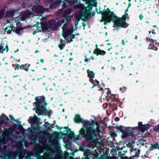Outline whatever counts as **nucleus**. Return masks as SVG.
Instances as JSON below:
<instances>
[{
  "mask_svg": "<svg viewBox=\"0 0 159 159\" xmlns=\"http://www.w3.org/2000/svg\"><path fill=\"white\" fill-rule=\"evenodd\" d=\"M151 127V125L150 124L143 125L142 122H139L138 126L130 127H125L122 125H116L113 127L116 129L118 132H120L122 133L121 138L123 139H124L129 136H133L134 133L135 132L134 131V130H139L141 132L144 133Z\"/></svg>",
  "mask_w": 159,
  "mask_h": 159,
  "instance_id": "1",
  "label": "nucleus"
},
{
  "mask_svg": "<svg viewBox=\"0 0 159 159\" xmlns=\"http://www.w3.org/2000/svg\"><path fill=\"white\" fill-rule=\"evenodd\" d=\"M108 11V16L110 19L107 20V22L110 23L112 21L113 22V27L116 29H120L121 28H126L128 27L129 24L126 22V20L129 18V17H126L125 15H123L121 17H119L117 16L113 12L110 11L108 9H107Z\"/></svg>",
  "mask_w": 159,
  "mask_h": 159,
  "instance_id": "2",
  "label": "nucleus"
},
{
  "mask_svg": "<svg viewBox=\"0 0 159 159\" xmlns=\"http://www.w3.org/2000/svg\"><path fill=\"white\" fill-rule=\"evenodd\" d=\"M35 102L33 105L35 106L34 109L36 110L35 112L39 115H43L44 111L46 110V107L47 105L45 97L44 96H37L35 98Z\"/></svg>",
  "mask_w": 159,
  "mask_h": 159,
  "instance_id": "3",
  "label": "nucleus"
},
{
  "mask_svg": "<svg viewBox=\"0 0 159 159\" xmlns=\"http://www.w3.org/2000/svg\"><path fill=\"white\" fill-rule=\"evenodd\" d=\"M101 8L100 7H99V11H98L97 8H96L95 10L97 14H100L102 16V19L100 20V22H103L104 25H106L109 24V22H107V20L110 19V18L108 15L109 14H108V11L107 10V9H108L110 11H111L108 8H107L106 10H105V9H104L103 11H102L101 10Z\"/></svg>",
  "mask_w": 159,
  "mask_h": 159,
  "instance_id": "4",
  "label": "nucleus"
},
{
  "mask_svg": "<svg viewBox=\"0 0 159 159\" xmlns=\"http://www.w3.org/2000/svg\"><path fill=\"white\" fill-rule=\"evenodd\" d=\"M100 126H97L95 129L93 128H88L86 129L87 134L89 136L91 141H93L96 135L101 132L100 129Z\"/></svg>",
  "mask_w": 159,
  "mask_h": 159,
  "instance_id": "5",
  "label": "nucleus"
},
{
  "mask_svg": "<svg viewBox=\"0 0 159 159\" xmlns=\"http://www.w3.org/2000/svg\"><path fill=\"white\" fill-rule=\"evenodd\" d=\"M85 129L84 128H82L79 131V134L77 135H75L74 134V137L75 140H79L81 139V136L83 138H84L86 140L88 141H91L89 136L87 134V131L85 130Z\"/></svg>",
  "mask_w": 159,
  "mask_h": 159,
  "instance_id": "6",
  "label": "nucleus"
},
{
  "mask_svg": "<svg viewBox=\"0 0 159 159\" xmlns=\"http://www.w3.org/2000/svg\"><path fill=\"white\" fill-rule=\"evenodd\" d=\"M38 118L36 116L34 117L30 116L28 120L29 122L31 124H34L31 125V128L29 129L30 131H35L37 130V129L39 127V125L38 121Z\"/></svg>",
  "mask_w": 159,
  "mask_h": 159,
  "instance_id": "7",
  "label": "nucleus"
},
{
  "mask_svg": "<svg viewBox=\"0 0 159 159\" xmlns=\"http://www.w3.org/2000/svg\"><path fill=\"white\" fill-rule=\"evenodd\" d=\"M70 6L78 8V0H64L62 5V8L60 9L61 11L63 10V9Z\"/></svg>",
  "mask_w": 159,
  "mask_h": 159,
  "instance_id": "8",
  "label": "nucleus"
},
{
  "mask_svg": "<svg viewBox=\"0 0 159 159\" xmlns=\"http://www.w3.org/2000/svg\"><path fill=\"white\" fill-rule=\"evenodd\" d=\"M37 25V29L39 30V31L40 32H43V33H45L48 32V25L46 22H43L42 23H39L37 22L36 23Z\"/></svg>",
  "mask_w": 159,
  "mask_h": 159,
  "instance_id": "9",
  "label": "nucleus"
},
{
  "mask_svg": "<svg viewBox=\"0 0 159 159\" xmlns=\"http://www.w3.org/2000/svg\"><path fill=\"white\" fill-rule=\"evenodd\" d=\"M0 152H1V156L3 159H9L10 156L9 151L7 150V146L4 145L3 148L0 146Z\"/></svg>",
  "mask_w": 159,
  "mask_h": 159,
  "instance_id": "10",
  "label": "nucleus"
},
{
  "mask_svg": "<svg viewBox=\"0 0 159 159\" xmlns=\"http://www.w3.org/2000/svg\"><path fill=\"white\" fill-rule=\"evenodd\" d=\"M85 120L81 118L80 115L79 114L75 115L74 118V122L76 124L81 123L83 124V126H84Z\"/></svg>",
  "mask_w": 159,
  "mask_h": 159,
  "instance_id": "11",
  "label": "nucleus"
},
{
  "mask_svg": "<svg viewBox=\"0 0 159 159\" xmlns=\"http://www.w3.org/2000/svg\"><path fill=\"white\" fill-rule=\"evenodd\" d=\"M75 30L73 28L71 29L68 28L65 29L64 31L63 32L62 36L65 39L72 34Z\"/></svg>",
  "mask_w": 159,
  "mask_h": 159,
  "instance_id": "12",
  "label": "nucleus"
},
{
  "mask_svg": "<svg viewBox=\"0 0 159 159\" xmlns=\"http://www.w3.org/2000/svg\"><path fill=\"white\" fill-rule=\"evenodd\" d=\"M6 50L7 52H8L9 50V48L7 43L5 45V43H0V53H3Z\"/></svg>",
  "mask_w": 159,
  "mask_h": 159,
  "instance_id": "13",
  "label": "nucleus"
},
{
  "mask_svg": "<svg viewBox=\"0 0 159 159\" xmlns=\"http://www.w3.org/2000/svg\"><path fill=\"white\" fill-rule=\"evenodd\" d=\"M93 53L97 56L99 55L103 56L106 53V52L105 51L101 50L100 48H96L94 50Z\"/></svg>",
  "mask_w": 159,
  "mask_h": 159,
  "instance_id": "14",
  "label": "nucleus"
},
{
  "mask_svg": "<svg viewBox=\"0 0 159 159\" xmlns=\"http://www.w3.org/2000/svg\"><path fill=\"white\" fill-rule=\"evenodd\" d=\"M94 123L95 122L93 120H92V122H90L89 121L86 120L84 126L82 128H84V129H85V130H86L87 129L91 128V126L93 128L94 126Z\"/></svg>",
  "mask_w": 159,
  "mask_h": 159,
  "instance_id": "15",
  "label": "nucleus"
},
{
  "mask_svg": "<svg viewBox=\"0 0 159 159\" xmlns=\"http://www.w3.org/2000/svg\"><path fill=\"white\" fill-rule=\"evenodd\" d=\"M31 26L28 25L25 26V27H22L21 26H18L17 27L16 29L15 33L19 35H20L21 33H23V30L27 28H29Z\"/></svg>",
  "mask_w": 159,
  "mask_h": 159,
  "instance_id": "16",
  "label": "nucleus"
},
{
  "mask_svg": "<svg viewBox=\"0 0 159 159\" xmlns=\"http://www.w3.org/2000/svg\"><path fill=\"white\" fill-rule=\"evenodd\" d=\"M55 22H56V20L53 19L49 20L48 24L49 28L52 29V30L55 31L54 28L55 26Z\"/></svg>",
  "mask_w": 159,
  "mask_h": 159,
  "instance_id": "17",
  "label": "nucleus"
},
{
  "mask_svg": "<svg viewBox=\"0 0 159 159\" xmlns=\"http://www.w3.org/2000/svg\"><path fill=\"white\" fill-rule=\"evenodd\" d=\"M15 12L16 11L14 10H7L6 13L5 17H12L14 16Z\"/></svg>",
  "mask_w": 159,
  "mask_h": 159,
  "instance_id": "18",
  "label": "nucleus"
},
{
  "mask_svg": "<svg viewBox=\"0 0 159 159\" xmlns=\"http://www.w3.org/2000/svg\"><path fill=\"white\" fill-rule=\"evenodd\" d=\"M65 131H66V133L68 134L67 136L69 138H71L73 137L74 136V133L71 130V129L69 128H68L66 130H64L63 131L64 132H65Z\"/></svg>",
  "mask_w": 159,
  "mask_h": 159,
  "instance_id": "19",
  "label": "nucleus"
},
{
  "mask_svg": "<svg viewBox=\"0 0 159 159\" xmlns=\"http://www.w3.org/2000/svg\"><path fill=\"white\" fill-rule=\"evenodd\" d=\"M150 151H152L154 149H157L159 150V144L157 142L155 143H151L150 144Z\"/></svg>",
  "mask_w": 159,
  "mask_h": 159,
  "instance_id": "20",
  "label": "nucleus"
},
{
  "mask_svg": "<svg viewBox=\"0 0 159 159\" xmlns=\"http://www.w3.org/2000/svg\"><path fill=\"white\" fill-rule=\"evenodd\" d=\"M88 77L89 78H94L95 73L92 71L90 70L89 69H87V70Z\"/></svg>",
  "mask_w": 159,
  "mask_h": 159,
  "instance_id": "21",
  "label": "nucleus"
},
{
  "mask_svg": "<svg viewBox=\"0 0 159 159\" xmlns=\"http://www.w3.org/2000/svg\"><path fill=\"white\" fill-rule=\"evenodd\" d=\"M2 118H0L1 122L2 123H6L7 121L9 120V119L7 116L4 114H2Z\"/></svg>",
  "mask_w": 159,
  "mask_h": 159,
  "instance_id": "22",
  "label": "nucleus"
},
{
  "mask_svg": "<svg viewBox=\"0 0 159 159\" xmlns=\"http://www.w3.org/2000/svg\"><path fill=\"white\" fill-rule=\"evenodd\" d=\"M138 154L136 152L135 154L134 155H133L132 156L129 157V159H135V158H136L139 157V155L140 154V150L139 149L138 150Z\"/></svg>",
  "mask_w": 159,
  "mask_h": 159,
  "instance_id": "23",
  "label": "nucleus"
},
{
  "mask_svg": "<svg viewBox=\"0 0 159 159\" xmlns=\"http://www.w3.org/2000/svg\"><path fill=\"white\" fill-rule=\"evenodd\" d=\"M26 65V64H25V65L22 64L21 65L19 64H17V66H19V68H20V69L21 70H24L26 71H28L29 70V67H27V68L25 67V66Z\"/></svg>",
  "mask_w": 159,
  "mask_h": 159,
  "instance_id": "24",
  "label": "nucleus"
},
{
  "mask_svg": "<svg viewBox=\"0 0 159 159\" xmlns=\"http://www.w3.org/2000/svg\"><path fill=\"white\" fill-rule=\"evenodd\" d=\"M51 127L53 128L51 125H50L48 122L45 123L44 128L47 130H49Z\"/></svg>",
  "mask_w": 159,
  "mask_h": 159,
  "instance_id": "25",
  "label": "nucleus"
},
{
  "mask_svg": "<svg viewBox=\"0 0 159 159\" xmlns=\"http://www.w3.org/2000/svg\"><path fill=\"white\" fill-rule=\"evenodd\" d=\"M71 12V11L70 9H68L64 11L63 13V16H68L70 14Z\"/></svg>",
  "mask_w": 159,
  "mask_h": 159,
  "instance_id": "26",
  "label": "nucleus"
},
{
  "mask_svg": "<svg viewBox=\"0 0 159 159\" xmlns=\"http://www.w3.org/2000/svg\"><path fill=\"white\" fill-rule=\"evenodd\" d=\"M60 134H61L62 135H63L65 136H67L68 134H67V133H65V132H62V131H60L59 132H58L57 131L56 132V135L59 136L60 135Z\"/></svg>",
  "mask_w": 159,
  "mask_h": 159,
  "instance_id": "27",
  "label": "nucleus"
},
{
  "mask_svg": "<svg viewBox=\"0 0 159 159\" xmlns=\"http://www.w3.org/2000/svg\"><path fill=\"white\" fill-rule=\"evenodd\" d=\"M61 25L60 20L58 21L57 22H55V26L54 27L55 31L57 30L58 29V27L61 26Z\"/></svg>",
  "mask_w": 159,
  "mask_h": 159,
  "instance_id": "28",
  "label": "nucleus"
},
{
  "mask_svg": "<svg viewBox=\"0 0 159 159\" xmlns=\"http://www.w3.org/2000/svg\"><path fill=\"white\" fill-rule=\"evenodd\" d=\"M5 131L6 134L8 135H11L12 134V131L10 128L6 129Z\"/></svg>",
  "mask_w": 159,
  "mask_h": 159,
  "instance_id": "29",
  "label": "nucleus"
},
{
  "mask_svg": "<svg viewBox=\"0 0 159 159\" xmlns=\"http://www.w3.org/2000/svg\"><path fill=\"white\" fill-rule=\"evenodd\" d=\"M81 16H75V17L76 18V20H75V26H76L78 25V22L80 20Z\"/></svg>",
  "mask_w": 159,
  "mask_h": 159,
  "instance_id": "30",
  "label": "nucleus"
},
{
  "mask_svg": "<svg viewBox=\"0 0 159 159\" xmlns=\"http://www.w3.org/2000/svg\"><path fill=\"white\" fill-rule=\"evenodd\" d=\"M5 10L2 8L0 10V19L3 18L4 15Z\"/></svg>",
  "mask_w": 159,
  "mask_h": 159,
  "instance_id": "31",
  "label": "nucleus"
},
{
  "mask_svg": "<svg viewBox=\"0 0 159 159\" xmlns=\"http://www.w3.org/2000/svg\"><path fill=\"white\" fill-rule=\"evenodd\" d=\"M112 102H113V105H116L120 101L119 100L115 97H113V99H112Z\"/></svg>",
  "mask_w": 159,
  "mask_h": 159,
  "instance_id": "32",
  "label": "nucleus"
},
{
  "mask_svg": "<svg viewBox=\"0 0 159 159\" xmlns=\"http://www.w3.org/2000/svg\"><path fill=\"white\" fill-rule=\"evenodd\" d=\"M57 7L54 2L51 3L49 6V9H51L54 10Z\"/></svg>",
  "mask_w": 159,
  "mask_h": 159,
  "instance_id": "33",
  "label": "nucleus"
},
{
  "mask_svg": "<svg viewBox=\"0 0 159 159\" xmlns=\"http://www.w3.org/2000/svg\"><path fill=\"white\" fill-rule=\"evenodd\" d=\"M29 16H28V15L27 14L25 13L24 14L22 15L21 17V19L22 20L24 21L26 19H27Z\"/></svg>",
  "mask_w": 159,
  "mask_h": 159,
  "instance_id": "34",
  "label": "nucleus"
},
{
  "mask_svg": "<svg viewBox=\"0 0 159 159\" xmlns=\"http://www.w3.org/2000/svg\"><path fill=\"white\" fill-rule=\"evenodd\" d=\"M9 117L10 118V120L12 122L15 121L17 122H19V123L20 122L18 121H19V120H17L15 119L13 116L11 115H9Z\"/></svg>",
  "mask_w": 159,
  "mask_h": 159,
  "instance_id": "35",
  "label": "nucleus"
},
{
  "mask_svg": "<svg viewBox=\"0 0 159 159\" xmlns=\"http://www.w3.org/2000/svg\"><path fill=\"white\" fill-rule=\"evenodd\" d=\"M66 45V43H59L58 45V47L60 48V50L63 49L64 48V47Z\"/></svg>",
  "mask_w": 159,
  "mask_h": 159,
  "instance_id": "36",
  "label": "nucleus"
},
{
  "mask_svg": "<svg viewBox=\"0 0 159 159\" xmlns=\"http://www.w3.org/2000/svg\"><path fill=\"white\" fill-rule=\"evenodd\" d=\"M153 130L155 132H158L159 131V124L156 125L153 128Z\"/></svg>",
  "mask_w": 159,
  "mask_h": 159,
  "instance_id": "37",
  "label": "nucleus"
},
{
  "mask_svg": "<svg viewBox=\"0 0 159 159\" xmlns=\"http://www.w3.org/2000/svg\"><path fill=\"white\" fill-rule=\"evenodd\" d=\"M63 17L65 18L66 20V22L69 21L70 20L71 16H63Z\"/></svg>",
  "mask_w": 159,
  "mask_h": 159,
  "instance_id": "38",
  "label": "nucleus"
},
{
  "mask_svg": "<svg viewBox=\"0 0 159 159\" xmlns=\"http://www.w3.org/2000/svg\"><path fill=\"white\" fill-rule=\"evenodd\" d=\"M146 39L147 41H148L150 43H154L156 42L155 41H154L152 39H151L149 37H146Z\"/></svg>",
  "mask_w": 159,
  "mask_h": 159,
  "instance_id": "39",
  "label": "nucleus"
},
{
  "mask_svg": "<svg viewBox=\"0 0 159 159\" xmlns=\"http://www.w3.org/2000/svg\"><path fill=\"white\" fill-rule=\"evenodd\" d=\"M57 7H58L61 2V1L60 0H57L54 2Z\"/></svg>",
  "mask_w": 159,
  "mask_h": 159,
  "instance_id": "40",
  "label": "nucleus"
},
{
  "mask_svg": "<svg viewBox=\"0 0 159 159\" xmlns=\"http://www.w3.org/2000/svg\"><path fill=\"white\" fill-rule=\"evenodd\" d=\"M52 113V111L51 110H49L48 111L46 112L45 113V115L50 116Z\"/></svg>",
  "mask_w": 159,
  "mask_h": 159,
  "instance_id": "41",
  "label": "nucleus"
},
{
  "mask_svg": "<svg viewBox=\"0 0 159 159\" xmlns=\"http://www.w3.org/2000/svg\"><path fill=\"white\" fill-rule=\"evenodd\" d=\"M110 135L111 137H114L117 136V134L115 132H111Z\"/></svg>",
  "mask_w": 159,
  "mask_h": 159,
  "instance_id": "42",
  "label": "nucleus"
},
{
  "mask_svg": "<svg viewBox=\"0 0 159 159\" xmlns=\"http://www.w3.org/2000/svg\"><path fill=\"white\" fill-rule=\"evenodd\" d=\"M134 143L133 141H132L131 142H129L127 144V147L133 148V145L132 144V143Z\"/></svg>",
  "mask_w": 159,
  "mask_h": 159,
  "instance_id": "43",
  "label": "nucleus"
},
{
  "mask_svg": "<svg viewBox=\"0 0 159 159\" xmlns=\"http://www.w3.org/2000/svg\"><path fill=\"white\" fill-rule=\"evenodd\" d=\"M154 43H150L149 45V48H150L151 49H154V48H155V46Z\"/></svg>",
  "mask_w": 159,
  "mask_h": 159,
  "instance_id": "44",
  "label": "nucleus"
},
{
  "mask_svg": "<svg viewBox=\"0 0 159 159\" xmlns=\"http://www.w3.org/2000/svg\"><path fill=\"white\" fill-rule=\"evenodd\" d=\"M17 65H15L14 64L12 65V66L14 68L15 70H19L20 69V68H19V66H17L18 64H16Z\"/></svg>",
  "mask_w": 159,
  "mask_h": 159,
  "instance_id": "45",
  "label": "nucleus"
},
{
  "mask_svg": "<svg viewBox=\"0 0 159 159\" xmlns=\"http://www.w3.org/2000/svg\"><path fill=\"white\" fill-rule=\"evenodd\" d=\"M85 157L83 159H90V157H89V154L86 152L84 153Z\"/></svg>",
  "mask_w": 159,
  "mask_h": 159,
  "instance_id": "46",
  "label": "nucleus"
},
{
  "mask_svg": "<svg viewBox=\"0 0 159 159\" xmlns=\"http://www.w3.org/2000/svg\"><path fill=\"white\" fill-rule=\"evenodd\" d=\"M98 154L97 153L96 154H94L93 155V159H100V158H99L98 157Z\"/></svg>",
  "mask_w": 159,
  "mask_h": 159,
  "instance_id": "47",
  "label": "nucleus"
},
{
  "mask_svg": "<svg viewBox=\"0 0 159 159\" xmlns=\"http://www.w3.org/2000/svg\"><path fill=\"white\" fill-rule=\"evenodd\" d=\"M87 57V56L86 54L84 56V57L85 58L84 59V61L86 62H88L89 60H91L90 59H91V58H90V57L89 59H88Z\"/></svg>",
  "mask_w": 159,
  "mask_h": 159,
  "instance_id": "48",
  "label": "nucleus"
},
{
  "mask_svg": "<svg viewBox=\"0 0 159 159\" xmlns=\"http://www.w3.org/2000/svg\"><path fill=\"white\" fill-rule=\"evenodd\" d=\"M67 25V24L66 23H65L62 26V27H61V28L63 30V31H64L65 30V29H66V26Z\"/></svg>",
  "mask_w": 159,
  "mask_h": 159,
  "instance_id": "49",
  "label": "nucleus"
},
{
  "mask_svg": "<svg viewBox=\"0 0 159 159\" xmlns=\"http://www.w3.org/2000/svg\"><path fill=\"white\" fill-rule=\"evenodd\" d=\"M76 35V34H71L69 36H70L69 38L71 39H73L75 38V36Z\"/></svg>",
  "mask_w": 159,
  "mask_h": 159,
  "instance_id": "50",
  "label": "nucleus"
},
{
  "mask_svg": "<svg viewBox=\"0 0 159 159\" xmlns=\"http://www.w3.org/2000/svg\"><path fill=\"white\" fill-rule=\"evenodd\" d=\"M56 127L57 128V129L59 130H61L63 129V127L59 126L57 125H56Z\"/></svg>",
  "mask_w": 159,
  "mask_h": 159,
  "instance_id": "51",
  "label": "nucleus"
},
{
  "mask_svg": "<svg viewBox=\"0 0 159 159\" xmlns=\"http://www.w3.org/2000/svg\"><path fill=\"white\" fill-rule=\"evenodd\" d=\"M93 78H89V81L92 84H93L94 83V80H93Z\"/></svg>",
  "mask_w": 159,
  "mask_h": 159,
  "instance_id": "52",
  "label": "nucleus"
},
{
  "mask_svg": "<svg viewBox=\"0 0 159 159\" xmlns=\"http://www.w3.org/2000/svg\"><path fill=\"white\" fill-rule=\"evenodd\" d=\"M139 19H140V20H142L143 18V15L142 14V13H141L139 15Z\"/></svg>",
  "mask_w": 159,
  "mask_h": 159,
  "instance_id": "53",
  "label": "nucleus"
},
{
  "mask_svg": "<svg viewBox=\"0 0 159 159\" xmlns=\"http://www.w3.org/2000/svg\"><path fill=\"white\" fill-rule=\"evenodd\" d=\"M66 20L65 19H61L60 21L61 22V23L62 24V23H65Z\"/></svg>",
  "mask_w": 159,
  "mask_h": 159,
  "instance_id": "54",
  "label": "nucleus"
},
{
  "mask_svg": "<svg viewBox=\"0 0 159 159\" xmlns=\"http://www.w3.org/2000/svg\"><path fill=\"white\" fill-rule=\"evenodd\" d=\"M11 30H9L7 31V34H11Z\"/></svg>",
  "mask_w": 159,
  "mask_h": 159,
  "instance_id": "55",
  "label": "nucleus"
},
{
  "mask_svg": "<svg viewBox=\"0 0 159 159\" xmlns=\"http://www.w3.org/2000/svg\"><path fill=\"white\" fill-rule=\"evenodd\" d=\"M114 119L116 121H119L120 120V118L117 117H115Z\"/></svg>",
  "mask_w": 159,
  "mask_h": 159,
  "instance_id": "56",
  "label": "nucleus"
},
{
  "mask_svg": "<svg viewBox=\"0 0 159 159\" xmlns=\"http://www.w3.org/2000/svg\"><path fill=\"white\" fill-rule=\"evenodd\" d=\"M121 44L122 45H124L125 44V40L123 39H122L121 42Z\"/></svg>",
  "mask_w": 159,
  "mask_h": 159,
  "instance_id": "57",
  "label": "nucleus"
},
{
  "mask_svg": "<svg viewBox=\"0 0 159 159\" xmlns=\"http://www.w3.org/2000/svg\"><path fill=\"white\" fill-rule=\"evenodd\" d=\"M129 158L127 156H125V157H123L121 158V159H129Z\"/></svg>",
  "mask_w": 159,
  "mask_h": 159,
  "instance_id": "58",
  "label": "nucleus"
},
{
  "mask_svg": "<svg viewBox=\"0 0 159 159\" xmlns=\"http://www.w3.org/2000/svg\"><path fill=\"white\" fill-rule=\"evenodd\" d=\"M95 124L97 126H100V125L98 121H96L95 122Z\"/></svg>",
  "mask_w": 159,
  "mask_h": 159,
  "instance_id": "59",
  "label": "nucleus"
},
{
  "mask_svg": "<svg viewBox=\"0 0 159 159\" xmlns=\"http://www.w3.org/2000/svg\"><path fill=\"white\" fill-rule=\"evenodd\" d=\"M18 128L20 130H21L23 129V126L21 125H20L19 126Z\"/></svg>",
  "mask_w": 159,
  "mask_h": 159,
  "instance_id": "60",
  "label": "nucleus"
},
{
  "mask_svg": "<svg viewBox=\"0 0 159 159\" xmlns=\"http://www.w3.org/2000/svg\"><path fill=\"white\" fill-rule=\"evenodd\" d=\"M128 15V13H126V12H125V14L124 15H125V16H126V17H129Z\"/></svg>",
  "mask_w": 159,
  "mask_h": 159,
  "instance_id": "61",
  "label": "nucleus"
},
{
  "mask_svg": "<svg viewBox=\"0 0 159 159\" xmlns=\"http://www.w3.org/2000/svg\"><path fill=\"white\" fill-rule=\"evenodd\" d=\"M40 61L42 63H43L44 62V59H40Z\"/></svg>",
  "mask_w": 159,
  "mask_h": 159,
  "instance_id": "62",
  "label": "nucleus"
},
{
  "mask_svg": "<svg viewBox=\"0 0 159 159\" xmlns=\"http://www.w3.org/2000/svg\"><path fill=\"white\" fill-rule=\"evenodd\" d=\"M93 84V86L92 87H91V88H94L95 87H96L97 86V84H95V83Z\"/></svg>",
  "mask_w": 159,
  "mask_h": 159,
  "instance_id": "63",
  "label": "nucleus"
},
{
  "mask_svg": "<svg viewBox=\"0 0 159 159\" xmlns=\"http://www.w3.org/2000/svg\"><path fill=\"white\" fill-rule=\"evenodd\" d=\"M94 81L97 84V85H99V81L97 80H94Z\"/></svg>",
  "mask_w": 159,
  "mask_h": 159,
  "instance_id": "64",
  "label": "nucleus"
}]
</instances>
